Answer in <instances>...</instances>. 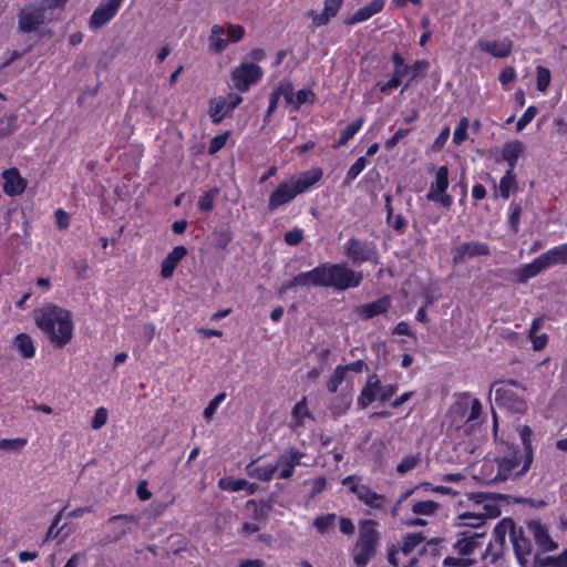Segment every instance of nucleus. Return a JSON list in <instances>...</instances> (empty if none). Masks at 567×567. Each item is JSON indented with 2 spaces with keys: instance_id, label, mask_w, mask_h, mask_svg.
Masks as SVG:
<instances>
[{
  "instance_id": "obj_61",
  "label": "nucleus",
  "mask_w": 567,
  "mask_h": 567,
  "mask_svg": "<svg viewBox=\"0 0 567 567\" xmlns=\"http://www.w3.org/2000/svg\"><path fill=\"white\" fill-rule=\"evenodd\" d=\"M227 137L228 135L227 134H223V135H217L215 136L212 141H210V144H209V153L210 154H215L217 153L218 151H220L226 142H227Z\"/></svg>"
},
{
  "instance_id": "obj_62",
  "label": "nucleus",
  "mask_w": 567,
  "mask_h": 567,
  "mask_svg": "<svg viewBox=\"0 0 567 567\" xmlns=\"http://www.w3.org/2000/svg\"><path fill=\"white\" fill-rule=\"evenodd\" d=\"M55 223L60 229H66L70 225L69 214L61 208L56 209L55 210Z\"/></svg>"
},
{
  "instance_id": "obj_20",
  "label": "nucleus",
  "mask_w": 567,
  "mask_h": 567,
  "mask_svg": "<svg viewBox=\"0 0 567 567\" xmlns=\"http://www.w3.org/2000/svg\"><path fill=\"white\" fill-rule=\"evenodd\" d=\"M487 255H489V248L486 244L481 241L463 243L452 250L453 260L456 264L464 262L465 260L477 256Z\"/></svg>"
},
{
  "instance_id": "obj_6",
  "label": "nucleus",
  "mask_w": 567,
  "mask_h": 567,
  "mask_svg": "<svg viewBox=\"0 0 567 567\" xmlns=\"http://www.w3.org/2000/svg\"><path fill=\"white\" fill-rule=\"evenodd\" d=\"M495 401L512 413L523 414L527 411L526 388L516 381H498L492 384L491 393Z\"/></svg>"
},
{
  "instance_id": "obj_57",
  "label": "nucleus",
  "mask_w": 567,
  "mask_h": 567,
  "mask_svg": "<svg viewBox=\"0 0 567 567\" xmlns=\"http://www.w3.org/2000/svg\"><path fill=\"white\" fill-rule=\"evenodd\" d=\"M216 193H217L216 190H208V192L204 193L199 197V200H198L199 209L205 210V212L210 210L214 206V198H215Z\"/></svg>"
},
{
  "instance_id": "obj_38",
  "label": "nucleus",
  "mask_w": 567,
  "mask_h": 567,
  "mask_svg": "<svg viewBox=\"0 0 567 567\" xmlns=\"http://www.w3.org/2000/svg\"><path fill=\"white\" fill-rule=\"evenodd\" d=\"M544 319L543 318H536L533 320L528 338L533 343L534 350L538 351L546 347L548 342V337L546 333L537 334L536 332L543 327Z\"/></svg>"
},
{
  "instance_id": "obj_14",
  "label": "nucleus",
  "mask_w": 567,
  "mask_h": 567,
  "mask_svg": "<svg viewBox=\"0 0 567 567\" xmlns=\"http://www.w3.org/2000/svg\"><path fill=\"white\" fill-rule=\"evenodd\" d=\"M344 252L353 264L378 262V252L373 244L350 238L344 244Z\"/></svg>"
},
{
  "instance_id": "obj_47",
  "label": "nucleus",
  "mask_w": 567,
  "mask_h": 567,
  "mask_svg": "<svg viewBox=\"0 0 567 567\" xmlns=\"http://www.w3.org/2000/svg\"><path fill=\"white\" fill-rule=\"evenodd\" d=\"M437 509V504L433 501H420L413 504L412 512L416 515L430 516Z\"/></svg>"
},
{
  "instance_id": "obj_51",
  "label": "nucleus",
  "mask_w": 567,
  "mask_h": 567,
  "mask_svg": "<svg viewBox=\"0 0 567 567\" xmlns=\"http://www.w3.org/2000/svg\"><path fill=\"white\" fill-rule=\"evenodd\" d=\"M109 420V412L105 408H97L94 411V415L91 421V427L93 430H100L103 427Z\"/></svg>"
},
{
  "instance_id": "obj_8",
  "label": "nucleus",
  "mask_w": 567,
  "mask_h": 567,
  "mask_svg": "<svg viewBox=\"0 0 567 567\" xmlns=\"http://www.w3.org/2000/svg\"><path fill=\"white\" fill-rule=\"evenodd\" d=\"M396 391V384H382L377 374H371L368 377L367 383L361 390L357 404L360 409H365L375 400L381 402L388 401Z\"/></svg>"
},
{
  "instance_id": "obj_64",
  "label": "nucleus",
  "mask_w": 567,
  "mask_h": 567,
  "mask_svg": "<svg viewBox=\"0 0 567 567\" xmlns=\"http://www.w3.org/2000/svg\"><path fill=\"white\" fill-rule=\"evenodd\" d=\"M401 79L400 76L393 75L388 82L380 85V91L384 94H390L400 85Z\"/></svg>"
},
{
  "instance_id": "obj_10",
  "label": "nucleus",
  "mask_w": 567,
  "mask_h": 567,
  "mask_svg": "<svg viewBox=\"0 0 567 567\" xmlns=\"http://www.w3.org/2000/svg\"><path fill=\"white\" fill-rule=\"evenodd\" d=\"M516 525L511 518L499 520L493 530V540L485 549L483 557L495 561L506 545L507 537L511 539L515 535Z\"/></svg>"
},
{
  "instance_id": "obj_53",
  "label": "nucleus",
  "mask_w": 567,
  "mask_h": 567,
  "mask_svg": "<svg viewBox=\"0 0 567 567\" xmlns=\"http://www.w3.org/2000/svg\"><path fill=\"white\" fill-rule=\"evenodd\" d=\"M27 444V440L23 437L16 439H1L0 440V450H10L17 451L23 447Z\"/></svg>"
},
{
  "instance_id": "obj_13",
  "label": "nucleus",
  "mask_w": 567,
  "mask_h": 567,
  "mask_svg": "<svg viewBox=\"0 0 567 567\" xmlns=\"http://www.w3.org/2000/svg\"><path fill=\"white\" fill-rule=\"evenodd\" d=\"M481 413V402L477 399L464 396L451 408V415L455 426L476 420Z\"/></svg>"
},
{
  "instance_id": "obj_49",
  "label": "nucleus",
  "mask_w": 567,
  "mask_h": 567,
  "mask_svg": "<svg viewBox=\"0 0 567 567\" xmlns=\"http://www.w3.org/2000/svg\"><path fill=\"white\" fill-rule=\"evenodd\" d=\"M538 110L536 106H528L523 115L518 118L516 123V131L522 132L536 116Z\"/></svg>"
},
{
  "instance_id": "obj_46",
  "label": "nucleus",
  "mask_w": 567,
  "mask_h": 567,
  "mask_svg": "<svg viewBox=\"0 0 567 567\" xmlns=\"http://www.w3.org/2000/svg\"><path fill=\"white\" fill-rule=\"evenodd\" d=\"M347 368L338 365L327 382V389L329 392L334 393L338 391L341 383L346 380Z\"/></svg>"
},
{
  "instance_id": "obj_56",
  "label": "nucleus",
  "mask_w": 567,
  "mask_h": 567,
  "mask_svg": "<svg viewBox=\"0 0 567 567\" xmlns=\"http://www.w3.org/2000/svg\"><path fill=\"white\" fill-rule=\"evenodd\" d=\"M392 62L394 65V74L396 76L403 78L406 75L410 66L404 63L403 58L399 53H394L392 56Z\"/></svg>"
},
{
  "instance_id": "obj_55",
  "label": "nucleus",
  "mask_w": 567,
  "mask_h": 567,
  "mask_svg": "<svg viewBox=\"0 0 567 567\" xmlns=\"http://www.w3.org/2000/svg\"><path fill=\"white\" fill-rule=\"evenodd\" d=\"M261 529V524L259 520L254 522H245L243 526L239 528L238 534L243 537H250L258 533Z\"/></svg>"
},
{
  "instance_id": "obj_50",
  "label": "nucleus",
  "mask_w": 567,
  "mask_h": 567,
  "mask_svg": "<svg viewBox=\"0 0 567 567\" xmlns=\"http://www.w3.org/2000/svg\"><path fill=\"white\" fill-rule=\"evenodd\" d=\"M368 165V161L365 157H359L352 165L351 167L349 168L348 173H347V182H352L353 179H355L360 174L361 172L367 167Z\"/></svg>"
},
{
  "instance_id": "obj_15",
  "label": "nucleus",
  "mask_w": 567,
  "mask_h": 567,
  "mask_svg": "<svg viewBox=\"0 0 567 567\" xmlns=\"http://www.w3.org/2000/svg\"><path fill=\"white\" fill-rule=\"evenodd\" d=\"M342 485L347 486L362 503L370 507L379 508L383 505L384 497L370 489L367 485L361 484V480L357 476L350 475L344 477Z\"/></svg>"
},
{
  "instance_id": "obj_5",
  "label": "nucleus",
  "mask_w": 567,
  "mask_h": 567,
  "mask_svg": "<svg viewBox=\"0 0 567 567\" xmlns=\"http://www.w3.org/2000/svg\"><path fill=\"white\" fill-rule=\"evenodd\" d=\"M519 467L518 451L509 446L504 456L483 462L480 480L485 484H493L509 477L520 476L522 474L518 473Z\"/></svg>"
},
{
  "instance_id": "obj_7",
  "label": "nucleus",
  "mask_w": 567,
  "mask_h": 567,
  "mask_svg": "<svg viewBox=\"0 0 567 567\" xmlns=\"http://www.w3.org/2000/svg\"><path fill=\"white\" fill-rule=\"evenodd\" d=\"M486 537L485 532L465 530L457 535V539L453 545L454 550L463 556L462 558L446 557L443 560L444 567L450 566H467L472 563L467 556L474 554L481 548Z\"/></svg>"
},
{
  "instance_id": "obj_24",
  "label": "nucleus",
  "mask_w": 567,
  "mask_h": 567,
  "mask_svg": "<svg viewBox=\"0 0 567 567\" xmlns=\"http://www.w3.org/2000/svg\"><path fill=\"white\" fill-rule=\"evenodd\" d=\"M529 533L533 535L539 550L546 553L557 548V544L551 539L548 529L537 520L528 522Z\"/></svg>"
},
{
  "instance_id": "obj_40",
  "label": "nucleus",
  "mask_w": 567,
  "mask_h": 567,
  "mask_svg": "<svg viewBox=\"0 0 567 567\" xmlns=\"http://www.w3.org/2000/svg\"><path fill=\"white\" fill-rule=\"evenodd\" d=\"M374 547L375 546H372L370 544H363L358 542L353 557L355 565L359 567L367 565L374 551Z\"/></svg>"
},
{
  "instance_id": "obj_52",
  "label": "nucleus",
  "mask_w": 567,
  "mask_h": 567,
  "mask_svg": "<svg viewBox=\"0 0 567 567\" xmlns=\"http://www.w3.org/2000/svg\"><path fill=\"white\" fill-rule=\"evenodd\" d=\"M16 116H4L0 118V137H6L16 131Z\"/></svg>"
},
{
  "instance_id": "obj_22",
  "label": "nucleus",
  "mask_w": 567,
  "mask_h": 567,
  "mask_svg": "<svg viewBox=\"0 0 567 567\" xmlns=\"http://www.w3.org/2000/svg\"><path fill=\"white\" fill-rule=\"evenodd\" d=\"M518 435L523 444V454L518 455V461L520 462L518 473L525 474L533 462V431L528 425H522L518 427Z\"/></svg>"
},
{
  "instance_id": "obj_34",
  "label": "nucleus",
  "mask_w": 567,
  "mask_h": 567,
  "mask_svg": "<svg viewBox=\"0 0 567 567\" xmlns=\"http://www.w3.org/2000/svg\"><path fill=\"white\" fill-rule=\"evenodd\" d=\"M523 152L524 145L519 141L508 142L499 150L501 158L508 164L511 171L514 169Z\"/></svg>"
},
{
  "instance_id": "obj_41",
  "label": "nucleus",
  "mask_w": 567,
  "mask_h": 567,
  "mask_svg": "<svg viewBox=\"0 0 567 567\" xmlns=\"http://www.w3.org/2000/svg\"><path fill=\"white\" fill-rule=\"evenodd\" d=\"M364 123L363 118H358L357 121L350 123L341 133L340 138L333 144L334 148H338L344 145L348 141L353 138V136L360 131Z\"/></svg>"
},
{
  "instance_id": "obj_18",
  "label": "nucleus",
  "mask_w": 567,
  "mask_h": 567,
  "mask_svg": "<svg viewBox=\"0 0 567 567\" xmlns=\"http://www.w3.org/2000/svg\"><path fill=\"white\" fill-rule=\"evenodd\" d=\"M280 92L287 105L293 110H298L306 103L312 104L316 100V94L310 89H302L298 92H293L292 84L290 82L280 83Z\"/></svg>"
},
{
  "instance_id": "obj_21",
  "label": "nucleus",
  "mask_w": 567,
  "mask_h": 567,
  "mask_svg": "<svg viewBox=\"0 0 567 567\" xmlns=\"http://www.w3.org/2000/svg\"><path fill=\"white\" fill-rule=\"evenodd\" d=\"M303 454L295 449L288 450L278 456L276 461L278 478L287 480L292 476L295 467L301 463Z\"/></svg>"
},
{
  "instance_id": "obj_25",
  "label": "nucleus",
  "mask_w": 567,
  "mask_h": 567,
  "mask_svg": "<svg viewBox=\"0 0 567 567\" xmlns=\"http://www.w3.org/2000/svg\"><path fill=\"white\" fill-rule=\"evenodd\" d=\"M511 543L518 563L525 566L532 556V544L524 535L522 528L515 529V535L512 536Z\"/></svg>"
},
{
  "instance_id": "obj_42",
  "label": "nucleus",
  "mask_w": 567,
  "mask_h": 567,
  "mask_svg": "<svg viewBox=\"0 0 567 567\" xmlns=\"http://www.w3.org/2000/svg\"><path fill=\"white\" fill-rule=\"evenodd\" d=\"M358 542L375 546L377 534L374 529V523L372 520H364L361 523L360 537Z\"/></svg>"
},
{
  "instance_id": "obj_12",
  "label": "nucleus",
  "mask_w": 567,
  "mask_h": 567,
  "mask_svg": "<svg viewBox=\"0 0 567 567\" xmlns=\"http://www.w3.org/2000/svg\"><path fill=\"white\" fill-rule=\"evenodd\" d=\"M264 75L262 69L254 62H243L230 74L233 85L239 92H247L250 86L258 83Z\"/></svg>"
},
{
  "instance_id": "obj_63",
  "label": "nucleus",
  "mask_w": 567,
  "mask_h": 567,
  "mask_svg": "<svg viewBox=\"0 0 567 567\" xmlns=\"http://www.w3.org/2000/svg\"><path fill=\"white\" fill-rule=\"evenodd\" d=\"M516 79V71L513 66H506L502 70L498 75V80L503 85L514 81Z\"/></svg>"
},
{
  "instance_id": "obj_28",
  "label": "nucleus",
  "mask_w": 567,
  "mask_h": 567,
  "mask_svg": "<svg viewBox=\"0 0 567 567\" xmlns=\"http://www.w3.org/2000/svg\"><path fill=\"white\" fill-rule=\"evenodd\" d=\"M343 4V0H324L322 12H309L313 24L316 27L326 25L332 18H334Z\"/></svg>"
},
{
  "instance_id": "obj_31",
  "label": "nucleus",
  "mask_w": 567,
  "mask_h": 567,
  "mask_svg": "<svg viewBox=\"0 0 567 567\" xmlns=\"http://www.w3.org/2000/svg\"><path fill=\"white\" fill-rule=\"evenodd\" d=\"M219 488L228 492L245 491L248 495L255 494L257 485L243 478H234L231 476L221 477L218 481Z\"/></svg>"
},
{
  "instance_id": "obj_9",
  "label": "nucleus",
  "mask_w": 567,
  "mask_h": 567,
  "mask_svg": "<svg viewBox=\"0 0 567 567\" xmlns=\"http://www.w3.org/2000/svg\"><path fill=\"white\" fill-rule=\"evenodd\" d=\"M245 35V29L240 24L227 23L226 25L214 24L209 35V51L219 54L229 43L241 40Z\"/></svg>"
},
{
  "instance_id": "obj_16",
  "label": "nucleus",
  "mask_w": 567,
  "mask_h": 567,
  "mask_svg": "<svg viewBox=\"0 0 567 567\" xmlns=\"http://www.w3.org/2000/svg\"><path fill=\"white\" fill-rule=\"evenodd\" d=\"M498 515L499 509L497 506L493 502L486 499L484 502L482 512H464L457 515L456 525L470 526L477 529L485 523L486 519L497 517Z\"/></svg>"
},
{
  "instance_id": "obj_27",
  "label": "nucleus",
  "mask_w": 567,
  "mask_h": 567,
  "mask_svg": "<svg viewBox=\"0 0 567 567\" xmlns=\"http://www.w3.org/2000/svg\"><path fill=\"white\" fill-rule=\"evenodd\" d=\"M3 192L9 196H16L23 193L27 183L17 168H9L2 173Z\"/></svg>"
},
{
  "instance_id": "obj_45",
  "label": "nucleus",
  "mask_w": 567,
  "mask_h": 567,
  "mask_svg": "<svg viewBox=\"0 0 567 567\" xmlns=\"http://www.w3.org/2000/svg\"><path fill=\"white\" fill-rule=\"evenodd\" d=\"M550 81H551V74H550L549 69L542 66V65L537 66L536 68L537 90L542 93H546L549 87Z\"/></svg>"
},
{
  "instance_id": "obj_43",
  "label": "nucleus",
  "mask_w": 567,
  "mask_h": 567,
  "mask_svg": "<svg viewBox=\"0 0 567 567\" xmlns=\"http://www.w3.org/2000/svg\"><path fill=\"white\" fill-rule=\"evenodd\" d=\"M515 184H516V182H515V177L513 175V171L507 169L505 175L501 178L498 187H497L499 195L503 198L507 199L509 197L512 190L514 189Z\"/></svg>"
},
{
  "instance_id": "obj_1",
  "label": "nucleus",
  "mask_w": 567,
  "mask_h": 567,
  "mask_svg": "<svg viewBox=\"0 0 567 567\" xmlns=\"http://www.w3.org/2000/svg\"><path fill=\"white\" fill-rule=\"evenodd\" d=\"M363 279L362 272L354 271L343 264H323L310 271L301 272L282 290L293 287H331L337 290L358 287Z\"/></svg>"
},
{
  "instance_id": "obj_32",
  "label": "nucleus",
  "mask_w": 567,
  "mask_h": 567,
  "mask_svg": "<svg viewBox=\"0 0 567 567\" xmlns=\"http://www.w3.org/2000/svg\"><path fill=\"white\" fill-rule=\"evenodd\" d=\"M391 305L389 297H382L375 301L364 303L357 308V313L363 319H370L385 312Z\"/></svg>"
},
{
  "instance_id": "obj_30",
  "label": "nucleus",
  "mask_w": 567,
  "mask_h": 567,
  "mask_svg": "<svg viewBox=\"0 0 567 567\" xmlns=\"http://www.w3.org/2000/svg\"><path fill=\"white\" fill-rule=\"evenodd\" d=\"M187 249L184 246H176L163 260L161 266V276L165 279L171 278L179 261L186 256Z\"/></svg>"
},
{
  "instance_id": "obj_54",
  "label": "nucleus",
  "mask_w": 567,
  "mask_h": 567,
  "mask_svg": "<svg viewBox=\"0 0 567 567\" xmlns=\"http://www.w3.org/2000/svg\"><path fill=\"white\" fill-rule=\"evenodd\" d=\"M334 519H336L334 514L322 515V516H319L316 518L315 526L318 529V532L324 533L330 527H332Z\"/></svg>"
},
{
  "instance_id": "obj_11",
  "label": "nucleus",
  "mask_w": 567,
  "mask_h": 567,
  "mask_svg": "<svg viewBox=\"0 0 567 567\" xmlns=\"http://www.w3.org/2000/svg\"><path fill=\"white\" fill-rule=\"evenodd\" d=\"M449 185V168L440 166L435 172L434 179L431 182L426 199L444 208H450L453 204V197L447 194Z\"/></svg>"
},
{
  "instance_id": "obj_37",
  "label": "nucleus",
  "mask_w": 567,
  "mask_h": 567,
  "mask_svg": "<svg viewBox=\"0 0 567 567\" xmlns=\"http://www.w3.org/2000/svg\"><path fill=\"white\" fill-rule=\"evenodd\" d=\"M230 112V109H228V101L225 97L219 96L210 101L209 116L212 117L213 123L219 124Z\"/></svg>"
},
{
  "instance_id": "obj_2",
  "label": "nucleus",
  "mask_w": 567,
  "mask_h": 567,
  "mask_svg": "<svg viewBox=\"0 0 567 567\" xmlns=\"http://www.w3.org/2000/svg\"><path fill=\"white\" fill-rule=\"evenodd\" d=\"M37 327L58 348L65 347L73 338L72 313L59 306L48 305L34 311Z\"/></svg>"
},
{
  "instance_id": "obj_26",
  "label": "nucleus",
  "mask_w": 567,
  "mask_h": 567,
  "mask_svg": "<svg viewBox=\"0 0 567 567\" xmlns=\"http://www.w3.org/2000/svg\"><path fill=\"white\" fill-rule=\"evenodd\" d=\"M385 0H372L344 20L347 25L364 22L383 10Z\"/></svg>"
},
{
  "instance_id": "obj_3",
  "label": "nucleus",
  "mask_w": 567,
  "mask_h": 567,
  "mask_svg": "<svg viewBox=\"0 0 567 567\" xmlns=\"http://www.w3.org/2000/svg\"><path fill=\"white\" fill-rule=\"evenodd\" d=\"M434 544H425L420 534L404 537L401 547L392 549L389 561L394 567H437Z\"/></svg>"
},
{
  "instance_id": "obj_23",
  "label": "nucleus",
  "mask_w": 567,
  "mask_h": 567,
  "mask_svg": "<svg viewBox=\"0 0 567 567\" xmlns=\"http://www.w3.org/2000/svg\"><path fill=\"white\" fill-rule=\"evenodd\" d=\"M123 0H109L105 4L99 6L92 13L90 25L100 28L111 21L118 11Z\"/></svg>"
},
{
  "instance_id": "obj_17",
  "label": "nucleus",
  "mask_w": 567,
  "mask_h": 567,
  "mask_svg": "<svg viewBox=\"0 0 567 567\" xmlns=\"http://www.w3.org/2000/svg\"><path fill=\"white\" fill-rule=\"evenodd\" d=\"M18 18L19 29L29 33L35 31L49 17L45 14V8H41L39 3H31L21 9Z\"/></svg>"
},
{
  "instance_id": "obj_19",
  "label": "nucleus",
  "mask_w": 567,
  "mask_h": 567,
  "mask_svg": "<svg viewBox=\"0 0 567 567\" xmlns=\"http://www.w3.org/2000/svg\"><path fill=\"white\" fill-rule=\"evenodd\" d=\"M513 48V42L508 38L503 39H480L477 49L493 58H507Z\"/></svg>"
},
{
  "instance_id": "obj_39",
  "label": "nucleus",
  "mask_w": 567,
  "mask_h": 567,
  "mask_svg": "<svg viewBox=\"0 0 567 567\" xmlns=\"http://www.w3.org/2000/svg\"><path fill=\"white\" fill-rule=\"evenodd\" d=\"M352 403V390L341 391L339 395L334 398L330 405V410L333 415L344 414L351 406Z\"/></svg>"
},
{
  "instance_id": "obj_48",
  "label": "nucleus",
  "mask_w": 567,
  "mask_h": 567,
  "mask_svg": "<svg viewBox=\"0 0 567 567\" xmlns=\"http://www.w3.org/2000/svg\"><path fill=\"white\" fill-rule=\"evenodd\" d=\"M468 120L466 117H462L454 130L453 133V142L456 145L462 144L467 138V130H468Z\"/></svg>"
},
{
  "instance_id": "obj_36",
  "label": "nucleus",
  "mask_w": 567,
  "mask_h": 567,
  "mask_svg": "<svg viewBox=\"0 0 567 567\" xmlns=\"http://www.w3.org/2000/svg\"><path fill=\"white\" fill-rule=\"evenodd\" d=\"M13 348L23 359H32L35 355L33 339L27 333H19L12 340Z\"/></svg>"
},
{
  "instance_id": "obj_4",
  "label": "nucleus",
  "mask_w": 567,
  "mask_h": 567,
  "mask_svg": "<svg viewBox=\"0 0 567 567\" xmlns=\"http://www.w3.org/2000/svg\"><path fill=\"white\" fill-rule=\"evenodd\" d=\"M323 172L319 167L291 175L278 184L268 198V209L275 212L291 203L297 196L308 192L322 178Z\"/></svg>"
},
{
  "instance_id": "obj_44",
  "label": "nucleus",
  "mask_w": 567,
  "mask_h": 567,
  "mask_svg": "<svg viewBox=\"0 0 567 567\" xmlns=\"http://www.w3.org/2000/svg\"><path fill=\"white\" fill-rule=\"evenodd\" d=\"M421 461V454H409L405 455L396 465V472L401 475L406 474L408 472L412 471L416 467V465Z\"/></svg>"
},
{
  "instance_id": "obj_58",
  "label": "nucleus",
  "mask_w": 567,
  "mask_h": 567,
  "mask_svg": "<svg viewBox=\"0 0 567 567\" xmlns=\"http://www.w3.org/2000/svg\"><path fill=\"white\" fill-rule=\"evenodd\" d=\"M520 214H522L520 206L517 205V204H511V206H509V220L508 221H509L511 228L514 231H517V229H518Z\"/></svg>"
},
{
  "instance_id": "obj_59",
  "label": "nucleus",
  "mask_w": 567,
  "mask_h": 567,
  "mask_svg": "<svg viewBox=\"0 0 567 567\" xmlns=\"http://www.w3.org/2000/svg\"><path fill=\"white\" fill-rule=\"evenodd\" d=\"M68 0H42L39 6L41 8H45V14H52V11L55 9L63 8Z\"/></svg>"
},
{
  "instance_id": "obj_60",
  "label": "nucleus",
  "mask_w": 567,
  "mask_h": 567,
  "mask_svg": "<svg viewBox=\"0 0 567 567\" xmlns=\"http://www.w3.org/2000/svg\"><path fill=\"white\" fill-rule=\"evenodd\" d=\"M303 238V231L299 228L291 229L286 233L285 235V241L288 245H298Z\"/></svg>"
},
{
  "instance_id": "obj_35",
  "label": "nucleus",
  "mask_w": 567,
  "mask_h": 567,
  "mask_svg": "<svg viewBox=\"0 0 567 567\" xmlns=\"http://www.w3.org/2000/svg\"><path fill=\"white\" fill-rule=\"evenodd\" d=\"M546 269L540 256L535 258L532 262L523 265L514 271L516 279L519 282H525L528 279L537 276Z\"/></svg>"
},
{
  "instance_id": "obj_33",
  "label": "nucleus",
  "mask_w": 567,
  "mask_h": 567,
  "mask_svg": "<svg viewBox=\"0 0 567 567\" xmlns=\"http://www.w3.org/2000/svg\"><path fill=\"white\" fill-rule=\"evenodd\" d=\"M546 269L554 265L567 264V243L560 244L539 255Z\"/></svg>"
},
{
  "instance_id": "obj_29",
  "label": "nucleus",
  "mask_w": 567,
  "mask_h": 567,
  "mask_svg": "<svg viewBox=\"0 0 567 567\" xmlns=\"http://www.w3.org/2000/svg\"><path fill=\"white\" fill-rule=\"evenodd\" d=\"M276 472V461L259 463L258 460H255L246 466V473L248 476L265 482L270 481Z\"/></svg>"
}]
</instances>
